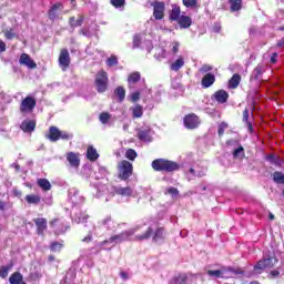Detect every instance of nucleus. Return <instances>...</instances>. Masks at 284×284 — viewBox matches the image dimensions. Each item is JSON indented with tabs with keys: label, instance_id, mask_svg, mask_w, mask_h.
I'll use <instances>...</instances> for the list:
<instances>
[{
	"label": "nucleus",
	"instance_id": "obj_1",
	"mask_svg": "<svg viewBox=\"0 0 284 284\" xmlns=\"http://www.w3.org/2000/svg\"><path fill=\"white\" fill-rule=\"evenodd\" d=\"M139 229H131L129 231L122 232L118 235L111 236L109 240H105L99 244H97V250H112L114 245H118V243H123L124 241H130L131 236H134L136 234V231Z\"/></svg>",
	"mask_w": 284,
	"mask_h": 284
},
{
	"label": "nucleus",
	"instance_id": "obj_2",
	"mask_svg": "<svg viewBox=\"0 0 284 284\" xmlns=\"http://www.w3.org/2000/svg\"><path fill=\"white\" fill-rule=\"evenodd\" d=\"M155 172H176L181 170V165L174 161L165 159H156L151 163Z\"/></svg>",
	"mask_w": 284,
	"mask_h": 284
},
{
	"label": "nucleus",
	"instance_id": "obj_3",
	"mask_svg": "<svg viewBox=\"0 0 284 284\" xmlns=\"http://www.w3.org/2000/svg\"><path fill=\"white\" fill-rule=\"evenodd\" d=\"M207 274L212 278H233L236 276V274H245V272L241 268H232V267H223L221 270H215V271H207Z\"/></svg>",
	"mask_w": 284,
	"mask_h": 284
},
{
	"label": "nucleus",
	"instance_id": "obj_4",
	"mask_svg": "<svg viewBox=\"0 0 284 284\" xmlns=\"http://www.w3.org/2000/svg\"><path fill=\"white\" fill-rule=\"evenodd\" d=\"M73 134L68 131H61L57 126H50L49 132L47 134V139L52 143H57L60 139L62 141H70L73 139Z\"/></svg>",
	"mask_w": 284,
	"mask_h": 284
},
{
	"label": "nucleus",
	"instance_id": "obj_5",
	"mask_svg": "<svg viewBox=\"0 0 284 284\" xmlns=\"http://www.w3.org/2000/svg\"><path fill=\"white\" fill-rule=\"evenodd\" d=\"M108 180H102L98 183L94 184V192H93V196L95 199H101L102 201H104V203H108V201H110V199H112V194H108V184L106 183Z\"/></svg>",
	"mask_w": 284,
	"mask_h": 284
},
{
	"label": "nucleus",
	"instance_id": "obj_6",
	"mask_svg": "<svg viewBox=\"0 0 284 284\" xmlns=\"http://www.w3.org/2000/svg\"><path fill=\"white\" fill-rule=\"evenodd\" d=\"M276 263H278V258H276L274 255L264 257L256 263L254 266V272L255 274H261V271L263 270H272Z\"/></svg>",
	"mask_w": 284,
	"mask_h": 284
},
{
	"label": "nucleus",
	"instance_id": "obj_7",
	"mask_svg": "<svg viewBox=\"0 0 284 284\" xmlns=\"http://www.w3.org/2000/svg\"><path fill=\"white\" fill-rule=\"evenodd\" d=\"M108 72L100 70L95 75V88L100 94L108 90Z\"/></svg>",
	"mask_w": 284,
	"mask_h": 284
},
{
	"label": "nucleus",
	"instance_id": "obj_8",
	"mask_svg": "<svg viewBox=\"0 0 284 284\" xmlns=\"http://www.w3.org/2000/svg\"><path fill=\"white\" fill-rule=\"evenodd\" d=\"M118 170H119V178L122 181H128V179L132 176L133 166H132V163H130L129 161L123 160L122 162H120L118 165Z\"/></svg>",
	"mask_w": 284,
	"mask_h": 284
},
{
	"label": "nucleus",
	"instance_id": "obj_9",
	"mask_svg": "<svg viewBox=\"0 0 284 284\" xmlns=\"http://www.w3.org/2000/svg\"><path fill=\"white\" fill-rule=\"evenodd\" d=\"M112 225H114L112 219L106 217L102 220L98 226H92V230L94 231L95 236H101L105 230H112Z\"/></svg>",
	"mask_w": 284,
	"mask_h": 284
},
{
	"label": "nucleus",
	"instance_id": "obj_10",
	"mask_svg": "<svg viewBox=\"0 0 284 284\" xmlns=\"http://www.w3.org/2000/svg\"><path fill=\"white\" fill-rule=\"evenodd\" d=\"M68 199L72 205H81L85 201V197L79 193L77 187H71L68 191Z\"/></svg>",
	"mask_w": 284,
	"mask_h": 284
},
{
	"label": "nucleus",
	"instance_id": "obj_11",
	"mask_svg": "<svg viewBox=\"0 0 284 284\" xmlns=\"http://www.w3.org/2000/svg\"><path fill=\"white\" fill-rule=\"evenodd\" d=\"M36 105L37 100L32 97H27L20 104V112H22V114H30V112L34 110Z\"/></svg>",
	"mask_w": 284,
	"mask_h": 284
},
{
	"label": "nucleus",
	"instance_id": "obj_12",
	"mask_svg": "<svg viewBox=\"0 0 284 284\" xmlns=\"http://www.w3.org/2000/svg\"><path fill=\"white\" fill-rule=\"evenodd\" d=\"M153 8V17L156 21H161L163 17H165V3L164 2H159L154 1L151 3Z\"/></svg>",
	"mask_w": 284,
	"mask_h": 284
},
{
	"label": "nucleus",
	"instance_id": "obj_13",
	"mask_svg": "<svg viewBox=\"0 0 284 284\" xmlns=\"http://www.w3.org/2000/svg\"><path fill=\"white\" fill-rule=\"evenodd\" d=\"M65 156L68 168H70L71 170H79V165H81V159L79 158V153L69 152Z\"/></svg>",
	"mask_w": 284,
	"mask_h": 284
},
{
	"label": "nucleus",
	"instance_id": "obj_14",
	"mask_svg": "<svg viewBox=\"0 0 284 284\" xmlns=\"http://www.w3.org/2000/svg\"><path fill=\"white\" fill-rule=\"evenodd\" d=\"M201 124V120H199V116L196 114L191 113L184 116V125L187 128V130H194L199 128Z\"/></svg>",
	"mask_w": 284,
	"mask_h": 284
},
{
	"label": "nucleus",
	"instance_id": "obj_15",
	"mask_svg": "<svg viewBox=\"0 0 284 284\" xmlns=\"http://www.w3.org/2000/svg\"><path fill=\"white\" fill-rule=\"evenodd\" d=\"M58 61H59V65H60L61 70H63V72H65V70H68V68H70V52L68 51V49H62L60 51Z\"/></svg>",
	"mask_w": 284,
	"mask_h": 284
},
{
	"label": "nucleus",
	"instance_id": "obj_16",
	"mask_svg": "<svg viewBox=\"0 0 284 284\" xmlns=\"http://www.w3.org/2000/svg\"><path fill=\"white\" fill-rule=\"evenodd\" d=\"M20 65H24L29 70H34L37 68V62L32 60L27 53H22L19 59Z\"/></svg>",
	"mask_w": 284,
	"mask_h": 284
},
{
	"label": "nucleus",
	"instance_id": "obj_17",
	"mask_svg": "<svg viewBox=\"0 0 284 284\" xmlns=\"http://www.w3.org/2000/svg\"><path fill=\"white\" fill-rule=\"evenodd\" d=\"M50 226L53 227L55 234H63L65 230H68V225L63 222V220L54 219Z\"/></svg>",
	"mask_w": 284,
	"mask_h": 284
},
{
	"label": "nucleus",
	"instance_id": "obj_18",
	"mask_svg": "<svg viewBox=\"0 0 284 284\" xmlns=\"http://www.w3.org/2000/svg\"><path fill=\"white\" fill-rule=\"evenodd\" d=\"M113 192L118 194V196H134V191L130 186H115Z\"/></svg>",
	"mask_w": 284,
	"mask_h": 284
},
{
	"label": "nucleus",
	"instance_id": "obj_19",
	"mask_svg": "<svg viewBox=\"0 0 284 284\" xmlns=\"http://www.w3.org/2000/svg\"><path fill=\"white\" fill-rule=\"evenodd\" d=\"M61 10H63V6L61 3L54 4L49 11V19L54 21L61 17Z\"/></svg>",
	"mask_w": 284,
	"mask_h": 284
},
{
	"label": "nucleus",
	"instance_id": "obj_20",
	"mask_svg": "<svg viewBox=\"0 0 284 284\" xmlns=\"http://www.w3.org/2000/svg\"><path fill=\"white\" fill-rule=\"evenodd\" d=\"M183 65H185V58H183V55H179L178 59L171 63L170 70L172 72H179Z\"/></svg>",
	"mask_w": 284,
	"mask_h": 284
},
{
	"label": "nucleus",
	"instance_id": "obj_21",
	"mask_svg": "<svg viewBox=\"0 0 284 284\" xmlns=\"http://www.w3.org/2000/svg\"><path fill=\"white\" fill-rule=\"evenodd\" d=\"M21 130L24 132H34L36 128H37V121L34 120H24L21 125H20Z\"/></svg>",
	"mask_w": 284,
	"mask_h": 284
},
{
	"label": "nucleus",
	"instance_id": "obj_22",
	"mask_svg": "<svg viewBox=\"0 0 284 284\" xmlns=\"http://www.w3.org/2000/svg\"><path fill=\"white\" fill-rule=\"evenodd\" d=\"M145 94H151V90L150 89H142L140 91H135V92H133L129 95V99L133 103H136V101H139V99H141V97H145Z\"/></svg>",
	"mask_w": 284,
	"mask_h": 284
},
{
	"label": "nucleus",
	"instance_id": "obj_23",
	"mask_svg": "<svg viewBox=\"0 0 284 284\" xmlns=\"http://www.w3.org/2000/svg\"><path fill=\"white\" fill-rule=\"evenodd\" d=\"M33 221L38 227V234H43V232L48 230V220H45L44 217H38Z\"/></svg>",
	"mask_w": 284,
	"mask_h": 284
},
{
	"label": "nucleus",
	"instance_id": "obj_24",
	"mask_svg": "<svg viewBox=\"0 0 284 284\" xmlns=\"http://www.w3.org/2000/svg\"><path fill=\"white\" fill-rule=\"evenodd\" d=\"M265 73V67L263 64H258L251 74V81H258L261 77Z\"/></svg>",
	"mask_w": 284,
	"mask_h": 284
},
{
	"label": "nucleus",
	"instance_id": "obj_25",
	"mask_svg": "<svg viewBox=\"0 0 284 284\" xmlns=\"http://www.w3.org/2000/svg\"><path fill=\"white\" fill-rule=\"evenodd\" d=\"M230 94L226 93L225 90H219L213 94V99L217 101V103H226Z\"/></svg>",
	"mask_w": 284,
	"mask_h": 284
},
{
	"label": "nucleus",
	"instance_id": "obj_26",
	"mask_svg": "<svg viewBox=\"0 0 284 284\" xmlns=\"http://www.w3.org/2000/svg\"><path fill=\"white\" fill-rule=\"evenodd\" d=\"M139 81H141V73L139 71H135V72L131 73L128 77L129 88L130 89L134 88V84L139 83Z\"/></svg>",
	"mask_w": 284,
	"mask_h": 284
},
{
	"label": "nucleus",
	"instance_id": "obj_27",
	"mask_svg": "<svg viewBox=\"0 0 284 284\" xmlns=\"http://www.w3.org/2000/svg\"><path fill=\"white\" fill-rule=\"evenodd\" d=\"M214 81H216L214 74L206 73L202 79V85L203 88H211V85H214Z\"/></svg>",
	"mask_w": 284,
	"mask_h": 284
},
{
	"label": "nucleus",
	"instance_id": "obj_28",
	"mask_svg": "<svg viewBox=\"0 0 284 284\" xmlns=\"http://www.w3.org/2000/svg\"><path fill=\"white\" fill-rule=\"evenodd\" d=\"M88 219H90V215L83 211H80L79 213L74 214L73 223H87Z\"/></svg>",
	"mask_w": 284,
	"mask_h": 284
},
{
	"label": "nucleus",
	"instance_id": "obj_29",
	"mask_svg": "<svg viewBox=\"0 0 284 284\" xmlns=\"http://www.w3.org/2000/svg\"><path fill=\"white\" fill-rule=\"evenodd\" d=\"M138 136H139L140 141L150 142V141H152V130H150V129L141 130V131H139Z\"/></svg>",
	"mask_w": 284,
	"mask_h": 284
},
{
	"label": "nucleus",
	"instance_id": "obj_30",
	"mask_svg": "<svg viewBox=\"0 0 284 284\" xmlns=\"http://www.w3.org/2000/svg\"><path fill=\"white\" fill-rule=\"evenodd\" d=\"M178 23H179L180 28L187 29V28H190V26H192V18H190L187 16H181L178 20Z\"/></svg>",
	"mask_w": 284,
	"mask_h": 284
},
{
	"label": "nucleus",
	"instance_id": "obj_31",
	"mask_svg": "<svg viewBox=\"0 0 284 284\" xmlns=\"http://www.w3.org/2000/svg\"><path fill=\"white\" fill-rule=\"evenodd\" d=\"M237 148L233 151V159H243L245 156V149L239 142H234Z\"/></svg>",
	"mask_w": 284,
	"mask_h": 284
},
{
	"label": "nucleus",
	"instance_id": "obj_32",
	"mask_svg": "<svg viewBox=\"0 0 284 284\" xmlns=\"http://www.w3.org/2000/svg\"><path fill=\"white\" fill-rule=\"evenodd\" d=\"M37 184L43 190V192H50L52 190V184L48 179H39Z\"/></svg>",
	"mask_w": 284,
	"mask_h": 284
},
{
	"label": "nucleus",
	"instance_id": "obj_33",
	"mask_svg": "<svg viewBox=\"0 0 284 284\" xmlns=\"http://www.w3.org/2000/svg\"><path fill=\"white\" fill-rule=\"evenodd\" d=\"M87 159L89 161H97L99 159V152H97V149L94 146L90 145L87 150Z\"/></svg>",
	"mask_w": 284,
	"mask_h": 284
},
{
	"label": "nucleus",
	"instance_id": "obj_34",
	"mask_svg": "<svg viewBox=\"0 0 284 284\" xmlns=\"http://www.w3.org/2000/svg\"><path fill=\"white\" fill-rule=\"evenodd\" d=\"M24 199L29 205H39L41 203V196L37 194H29Z\"/></svg>",
	"mask_w": 284,
	"mask_h": 284
},
{
	"label": "nucleus",
	"instance_id": "obj_35",
	"mask_svg": "<svg viewBox=\"0 0 284 284\" xmlns=\"http://www.w3.org/2000/svg\"><path fill=\"white\" fill-rule=\"evenodd\" d=\"M266 161H270L272 165H276V166L283 165V160L278 155H274V154L266 155Z\"/></svg>",
	"mask_w": 284,
	"mask_h": 284
},
{
	"label": "nucleus",
	"instance_id": "obj_36",
	"mask_svg": "<svg viewBox=\"0 0 284 284\" xmlns=\"http://www.w3.org/2000/svg\"><path fill=\"white\" fill-rule=\"evenodd\" d=\"M241 83V75L239 73H235L229 81V88L232 90L239 88V84Z\"/></svg>",
	"mask_w": 284,
	"mask_h": 284
},
{
	"label": "nucleus",
	"instance_id": "obj_37",
	"mask_svg": "<svg viewBox=\"0 0 284 284\" xmlns=\"http://www.w3.org/2000/svg\"><path fill=\"white\" fill-rule=\"evenodd\" d=\"M190 174H193V176H205L207 174V168H196V169H190Z\"/></svg>",
	"mask_w": 284,
	"mask_h": 284
},
{
	"label": "nucleus",
	"instance_id": "obj_38",
	"mask_svg": "<svg viewBox=\"0 0 284 284\" xmlns=\"http://www.w3.org/2000/svg\"><path fill=\"white\" fill-rule=\"evenodd\" d=\"M229 3L231 4L232 12H239L243 6V0H229Z\"/></svg>",
	"mask_w": 284,
	"mask_h": 284
},
{
	"label": "nucleus",
	"instance_id": "obj_39",
	"mask_svg": "<svg viewBox=\"0 0 284 284\" xmlns=\"http://www.w3.org/2000/svg\"><path fill=\"white\" fill-rule=\"evenodd\" d=\"M165 239V231L163 229H158L154 233L153 241L155 243H161Z\"/></svg>",
	"mask_w": 284,
	"mask_h": 284
},
{
	"label": "nucleus",
	"instance_id": "obj_40",
	"mask_svg": "<svg viewBox=\"0 0 284 284\" xmlns=\"http://www.w3.org/2000/svg\"><path fill=\"white\" fill-rule=\"evenodd\" d=\"M171 21H178L181 19V8L174 7L170 13Z\"/></svg>",
	"mask_w": 284,
	"mask_h": 284
},
{
	"label": "nucleus",
	"instance_id": "obj_41",
	"mask_svg": "<svg viewBox=\"0 0 284 284\" xmlns=\"http://www.w3.org/2000/svg\"><path fill=\"white\" fill-rule=\"evenodd\" d=\"M100 122L102 123V125H108L110 124V120L112 119V114L108 113V112H103L100 114L99 116Z\"/></svg>",
	"mask_w": 284,
	"mask_h": 284
},
{
	"label": "nucleus",
	"instance_id": "obj_42",
	"mask_svg": "<svg viewBox=\"0 0 284 284\" xmlns=\"http://www.w3.org/2000/svg\"><path fill=\"white\" fill-rule=\"evenodd\" d=\"M131 110L135 119H141V116H143V106H141L140 104H136Z\"/></svg>",
	"mask_w": 284,
	"mask_h": 284
},
{
	"label": "nucleus",
	"instance_id": "obj_43",
	"mask_svg": "<svg viewBox=\"0 0 284 284\" xmlns=\"http://www.w3.org/2000/svg\"><path fill=\"white\" fill-rule=\"evenodd\" d=\"M273 181L275 183H278L280 185H284V174H283V172H278V171L274 172L273 173Z\"/></svg>",
	"mask_w": 284,
	"mask_h": 284
},
{
	"label": "nucleus",
	"instance_id": "obj_44",
	"mask_svg": "<svg viewBox=\"0 0 284 284\" xmlns=\"http://www.w3.org/2000/svg\"><path fill=\"white\" fill-rule=\"evenodd\" d=\"M154 57L158 61H163V59H168V51L161 48L156 49Z\"/></svg>",
	"mask_w": 284,
	"mask_h": 284
},
{
	"label": "nucleus",
	"instance_id": "obj_45",
	"mask_svg": "<svg viewBox=\"0 0 284 284\" xmlns=\"http://www.w3.org/2000/svg\"><path fill=\"white\" fill-rule=\"evenodd\" d=\"M11 284H20L23 281V275L21 273H13L9 278Z\"/></svg>",
	"mask_w": 284,
	"mask_h": 284
},
{
	"label": "nucleus",
	"instance_id": "obj_46",
	"mask_svg": "<svg viewBox=\"0 0 284 284\" xmlns=\"http://www.w3.org/2000/svg\"><path fill=\"white\" fill-rule=\"evenodd\" d=\"M114 94H116L119 101L122 102L125 99V89L123 87H118L114 91Z\"/></svg>",
	"mask_w": 284,
	"mask_h": 284
},
{
	"label": "nucleus",
	"instance_id": "obj_47",
	"mask_svg": "<svg viewBox=\"0 0 284 284\" xmlns=\"http://www.w3.org/2000/svg\"><path fill=\"white\" fill-rule=\"evenodd\" d=\"M182 3L185 8H199V0H182Z\"/></svg>",
	"mask_w": 284,
	"mask_h": 284
},
{
	"label": "nucleus",
	"instance_id": "obj_48",
	"mask_svg": "<svg viewBox=\"0 0 284 284\" xmlns=\"http://www.w3.org/2000/svg\"><path fill=\"white\" fill-rule=\"evenodd\" d=\"M108 68H114V65H119V58L116 55H111L106 59Z\"/></svg>",
	"mask_w": 284,
	"mask_h": 284
},
{
	"label": "nucleus",
	"instance_id": "obj_49",
	"mask_svg": "<svg viewBox=\"0 0 284 284\" xmlns=\"http://www.w3.org/2000/svg\"><path fill=\"white\" fill-rule=\"evenodd\" d=\"M138 154L136 151L134 149H129L125 152V159H129V161H134V159H136Z\"/></svg>",
	"mask_w": 284,
	"mask_h": 284
},
{
	"label": "nucleus",
	"instance_id": "obj_50",
	"mask_svg": "<svg viewBox=\"0 0 284 284\" xmlns=\"http://www.w3.org/2000/svg\"><path fill=\"white\" fill-rule=\"evenodd\" d=\"M4 37L6 39H8V41H12V39H16L17 33L14 32V30L9 29L4 31Z\"/></svg>",
	"mask_w": 284,
	"mask_h": 284
},
{
	"label": "nucleus",
	"instance_id": "obj_51",
	"mask_svg": "<svg viewBox=\"0 0 284 284\" xmlns=\"http://www.w3.org/2000/svg\"><path fill=\"white\" fill-rule=\"evenodd\" d=\"M50 247L51 252H61L63 244L59 242H52Z\"/></svg>",
	"mask_w": 284,
	"mask_h": 284
},
{
	"label": "nucleus",
	"instance_id": "obj_52",
	"mask_svg": "<svg viewBox=\"0 0 284 284\" xmlns=\"http://www.w3.org/2000/svg\"><path fill=\"white\" fill-rule=\"evenodd\" d=\"M70 23L73 28H79V26L83 24V18L80 17L78 20H74V18H70Z\"/></svg>",
	"mask_w": 284,
	"mask_h": 284
},
{
	"label": "nucleus",
	"instance_id": "obj_53",
	"mask_svg": "<svg viewBox=\"0 0 284 284\" xmlns=\"http://www.w3.org/2000/svg\"><path fill=\"white\" fill-rule=\"evenodd\" d=\"M110 3L113 8H123L125 6V0H111Z\"/></svg>",
	"mask_w": 284,
	"mask_h": 284
},
{
	"label": "nucleus",
	"instance_id": "obj_54",
	"mask_svg": "<svg viewBox=\"0 0 284 284\" xmlns=\"http://www.w3.org/2000/svg\"><path fill=\"white\" fill-rule=\"evenodd\" d=\"M225 130H227V123L222 122L217 128L219 136H223V134H225Z\"/></svg>",
	"mask_w": 284,
	"mask_h": 284
},
{
	"label": "nucleus",
	"instance_id": "obj_55",
	"mask_svg": "<svg viewBox=\"0 0 284 284\" xmlns=\"http://www.w3.org/2000/svg\"><path fill=\"white\" fill-rule=\"evenodd\" d=\"M149 236H152V227H149L144 234L142 235H138L136 239H139L140 241H143L145 239H148Z\"/></svg>",
	"mask_w": 284,
	"mask_h": 284
},
{
	"label": "nucleus",
	"instance_id": "obj_56",
	"mask_svg": "<svg viewBox=\"0 0 284 284\" xmlns=\"http://www.w3.org/2000/svg\"><path fill=\"white\" fill-rule=\"evenodd\" d=\"M179 48H181V43L172 42L171 43V52H172V54H176L179 52Z\"/></svg>",
	"mask_w": 284,
	"mask_h": 284
},
{
	"label": "nucleus",
	"instance_id": "obj_57",
	"mask_svg": "<svg viewBox=\"0 0 284 284\" xmlns=\"http://www.w3.org/2000/svg\"><path fill=\"white\" fill-rule=\"evenodd\" d=\"M141 36L136 34L133 37V48H140L141 45Z\"/></svg>",
	"mask_w": 284,
	"mask_h": 284
},
{
	"label": "nucleus",
	"instance_id": "obj_58",
	"mask_svg": "<svg viewBox=\"0 0 284 284\" xmlns=\"http://www.w3.org/2000/svg\"><path fill=\"white\" fill-rule=\"evenodd\" d=\"M0 276H1V278H7L8 277V267L7 266L1 267Z\"/></svg>",
	"mask_w": 284,
	"mask_h": 284
},
{
	"label": "nucleus",
	"instance_id": "obj_59",
	"mask_svg": "<svg viewBox=\"0 0 284 284\" xmlns=\"http://www.w3.org/2000/svg\"><path fill=\"white\" fill-rule=\"evenodd\" d=\"M92 242V231H89L88 235L82 239V243Z\"/></svg>",
	"mask_w": 284,
	"mask_h": 284
},
{
	"label": "nucleus",
	"instance_id": "obj_60",
	"mask_svg": "<svg viewBox=\"0 0 284 284\" xmlns=\"http://www.w3.org/2000/svg\"><path fill=\"white\" fill-rule=\"evenodd\" d=\"M12 196H16L17 199H21V191L17 187L12 189L11 191Z\"/></svg>",
	"mask_w": 284,
	"mask_h": 284
},
{
	"label": "nucleus",
	"instance_id": "obj_61",
	"mask_svg": "<svg viewBox=\"0 0 284 284\" xmlns=\"http://www.w3.org/2000/svg\"><path fill=\"white\" fill-rule=\"evenodd\" d=\"M243 121L244 123L250 122V111L247 109L243 111Z\"/></svg>",
	"mask_w": 284,
	"mask_h": 284
},
{
	"label": "nucleus",
	"instance_id": "obj_62",
	"mask_svg": "<svg viewBox=\"0 0 284 284\" xmlns=\"http://www.w3.org/2000/svg\"><path fill=\"white\" fill-rule=\"evenodd\" d=\"M99 173L103 176H108V169L105 166H99Z\"/></svg>",
	"mask_w": 284,
	"mask_h": 284
},
{
	"label": "nucleus",
	"instance_id": "obj_63",
	"mask_svg": "<svg viewBox=\"0 0 284 284\" xmlns=\"http://www.w3.org/2000/svg\"><path fill=\"white\" fill-rule=\"evenodd\" d=\"M168 193L172 194V196H176L179 194V190L176 187H169Z\"/></svg>",
	"mask_w": 284,
	"mask_h": 284
},
{
	"label": "nucleus",
	"instance_id": "obj_64",
	"mask_svg": "<svg viewBox=\"0 0 284 284\" xmlns=\"http://www.w3.org/2000/svg\"><path fill=\"white\" fill-rule=\"evenodd\" d=\"M210 70H212V67L204 64L202 65V68L200 69V72H210Z\"/></svg>",
	"mask_w": 284,
	"mask_h": 284
}]
</instances>
